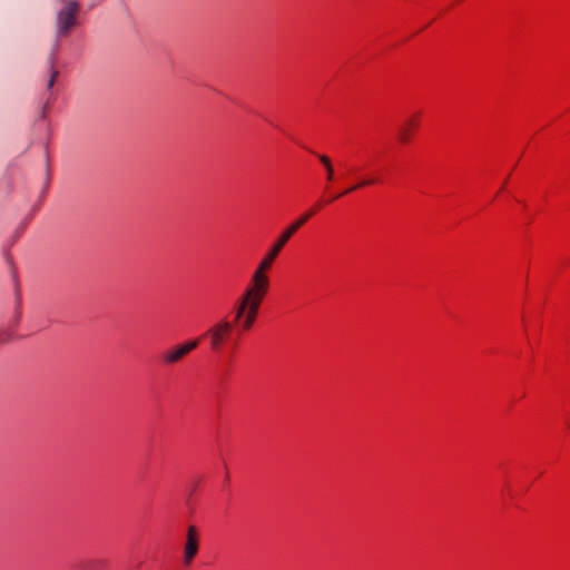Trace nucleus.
Masks as SVG:
<instances>
[{
    "mask_svg": "<svg viewBox=\"0 0 570 570\" xmlns=\"http://www.w3.org/2000/svg\"><path fill=\"white\" fill-rule=\"evenodd\" d=\"M287 240L284 239L281 235L278 236V238L275 240V243L272 245V247L267 250L268 253H271L272 255L274 256H278V254L281 253V250L284 248V246L286 245Z\"/></svg>",
    "mask_w": 570,
    "mask_h": 570,
    "instance_id": "1a4fd4ad",
    "label": "nucleus"
},
{
    "mask_svg": "<svg viewBox=\"0 0 570 570\" xmlns=\"http://www.w3.org/2000/svg\"><path fill=\"white\" fill-rule=\"evenodd\" d=\"M375 183H376V179H374V178L365 179L362 183L357 184L356 186H353V187L348 188L347 190H345V191H343V193L332 197L331 200H335V199L340 198L341 196H343L345 194H348V193H351V191H353V190H355L357 188H361V187H364V186H368V185H373Z\"/></svg>",
    "mask_w": 570,
    "mask_h": 570,
    "instance_id": "9d476101",
    "label": "nucleus"
},
{
    "mask_svg": "<svg viewBox=\"0 0 570 570\" xmlns=\"http://www.w3.org/2000/svg\"><path fill=\"white\" fill-rule=\"evenodd\" d=\"M317 158H318V160L321 161V164L325 168L326 180L328 183L333 181L334 178H335V171H334V167H333L332 160L326 155H317Z\"/></svg>",
    "mask_w": 570,
    "mask_h": 570,
    "instance_id": "6e6552de",
    "label": "nucleus"
},
{
    "mask_svg": "<svg viewBox=\"0 0 570 570\" xmlns=\"http://www.w3.org/2000/svg\"><path fill=\"white\" fill-rule=\"evenodd\" d=\"M419 127V117L412 116L410 117L403 125L400 130V140L402 142H407L411 139L412 131Z\"/></svg>",
    "mask_w": 570,
    "mask_h": 570,
    "instance_id": "0eeeda50",
    "label": "nucleus"
},
{
    "mask_svg": "<svg viewBox=\"0 0 570 570\" xmlns=\"http://www.w3.org/2000/svg\"><path fill=\"white\" fill-rule=\"evenodd\" d=\"M314 215V212L311 210L304 215H302L296 222L291 224L282 234L281 236L286 239L287 242L291 239V237Z\"/></svg>",
    "mask_w": 570,
    "mask_h": 570,
    "instance_id": "423d86ee",
    "label": "nucleus"
},
{
    "mask_svg": "<svg viewBox=\"0 0 570 570\" xmlns=\"http://www.w3.org/2000/svg\"><path fill=\"white\" fill-rule=\"evenodd\" d=\"M232 333V323L219 321L213 325L204 336L209 337L210 348L214 352H220Z\"/></svg>",
    "mask_w": 570,
    "mask_h": 570,
    "instance_id": "7ed1b4c3",
    "label": "nucleus"
},
{
    "mask_svg": "<svg viewBox=\"0 0 570 570\" xmlns=\"http://www.w3.org/2000/svg\"><path fill=\"white\" fill-rule=\"evenodd\" d=\"M79 3L75 0L62 2L61 8L57 11V35L59 37L67 36L78 24Z\"/></svg>",
    "mask_w": 570,
    "mask_h": 570,
    "instance_id": "f03ea898",
    "label": "nucleus"
},
{
    "mask_svg": "<svg viewBox=\"0 0 570 570\" xmlns=\"http://www.w3.org/2000/svg\"><path fill=\"white\" fill-rule=\"evenodd\" d=\"M57 75H58V71H53L51 73V77H50V79L48 81V88H51L53 86Z\"/></svg>",
    "mask_w": 570,
    "mask_h": 570,
    "instance_id": "9b49d317",
    "label": "nucleus"
},
{
    "mask_svg": "<svg viewBox=\"0 0 570 570\" xmlns=\"http://www.w3.org/2000/svg\"><path fill=\"white\" fill-rule=\"evenodd\" d=\"M276 258L268 252L263 255L236 303L234 323L242 331L252 328L256 321L261 304L269 291V273Z\"/></svg>",
    "mask_w": 570,
    "mask_h": 570,
    "instance_id": "f257e3e1",
    "label": "nucleus"
},
{
    "mask_svg": "<svg viewBox=\"0 0 570 570\" xmlns=\"http://www.w3.org/2000/svg\"><path fill=\"white\" fill-rule=\"evenodd\" d=\"M199 340L200 338H196L165 351L161 356L163 361L166 364H175L179 362L186 354L198 346Z\"/></svg>",
    "mask_w": 570,
    "mask_h": 570,
    "instance_id": "20e7f679",
    "label": "nucleus"
},
{
    "mask_svg": "<svg viewBox=\"0 0 570 570\" xmlns=\"http://www.w3.org/2000/svg\"><path fill=\"white\" fill-rule=\"evenodd\" d=\"M199 548V534L194 525L187 529L186 542L184 544V563L189 566L196 557Z\"/></svg>",
    "mask_w": 570,
    "mask_h": 570,
    "instance_id": "39448f33",
    "label": "nucleus"
}]
</instances>
